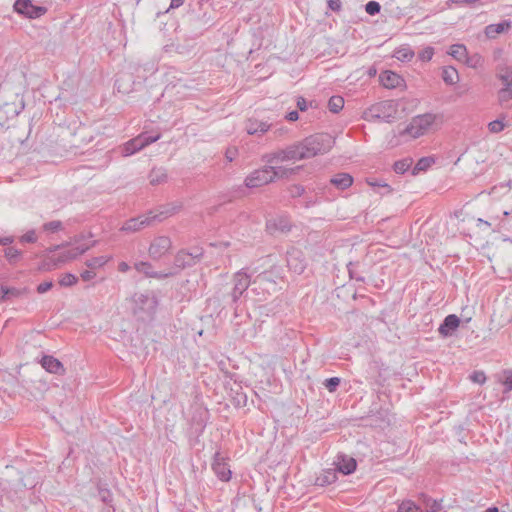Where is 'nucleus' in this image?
<instances>
[{
	"label": "nucleus",
	"mask_w": 512,
	"mask_h": 512,
	"mask_svg": "<svg viewBox=\"0 0 512 512\" xmlns=\"http://www.w3.org/2000/svg\"><path fill=\"white\" fill-rule=\"evenodd\" d=\"M294 146L298 159L304 160L327 152L331 147V139L329 136L316 135L308 137Z\"/></svg>",
	"instance_id": "3"
},
{
	"label": "nucleus",
	"mask_w": 512,
	"mask_h": 512,
	"mask_svg": "<svg viewBox=\"0 0 512 512\" xmlns=\"http://www.w3.org/2000/svg\"><path fill=\"white\" fill-rule=\"evenodd\" d=\"M89 249L88 245L74 244L66 247H56L48 251L42 264L39 266L40 271H51L56 269L82 255Z\"/></svg>",
	"instance_id": "1"
},
{
	"label": "nucleus",
	"mask_w": 512,
	"mask_h": 512,
	"mask_svg": "<svg viewBox=\"0 0 512 512\" xmlns=\"http://www.w3.org/2000/svg\"><path fill=\"white\" fill-rule=\"evenodd\" d=\"M449 81H450V84L454 83V78L452 77V75L450 74V78H449Z\"/></svg>",
	"instance_id": "51"
},
{
	"label": "nucleus",
	"mask_w": 512,
	"mask_h": 512,
	"mask_svg": "<svg viewBox=\"0 0 512 512\" xmlns=\"http://www.w3.org/2000/svg\"><path fill=\"white\" fill-rule=\"evenodd\" d=\"M381 6L376 1H369L366 6L365 10L369 15H375L380 12Z\"/></svg>",
	"instance_id": "31"
},
{
	"label": "nucleus",
	"mask_w": 512,
	"mask_h": 512,
	"mask_svg": "<svg viewBox=\"0 0 512 512\" xmlns=\"http://www.w3.org/2000/svg\"><path fill=\"white\" fill-rule=\"evenodd\" d=\"M143 224V222H139L136 219H132L128 221L125 226L123 227L124 230H137L139 226Z\"/></svg>",
	"instance_id": "33"
},
{
	"label": "nucleus",
	"mask_w": 512,
	"mask_h": 512,
	"mask_svg": "<svg viewBox=\"0 0 512 512\" xmlns=\"http://www.w3.org/2000/svg\"><path fill=\"white\" fill-rule=\"evenodd\" d=\"M356 461L355 459L348 457V458H342L338 463V471L348 475L355 471L356 469Z\"/></svg>",
	"instance_id": "18"
},
{
	"label": "nucleus",
	"mask_w": 512,
	"mask_h": 512,
	"mask_svg": "<svg viewBox=\"0 0 512 512\" xmlns=\"http://www.w3.org/2000/svg\"><path fill=\"white\" fill-rule=\"evenodd\" d=\"M296 161H300V159H298L297 151L294 145L275 153L272 159V162L275 164H282L286 162L293 164Z\"/></svg>",
	"instance_id": "10"
},
{
	"label": "nucleus",
	"mask_w": 512,
	"mask_h": 512,
	"mask_svg": "<svg viewBox=\"0 0 512 512\" xmlns=\"http://www.w3.org/2000/svg\"><path fill=\"white\" fill-rule=\"evenodd\" d=\"M52 287H53V283L51 281H45L38 285L37 292L40 294H43V293L49 291Z\"/></svg>",
	"instance_id": "34"
},
{
	"label": "nucleus",
	"mask_w": 512,
	"mask_h": 512,
	"mask_svg": "<svg viewBox=\"0 0 512 512\" xmlns=\"http://www.w3.org/2000/svg\"><path fill=\"white\" fill-rule=\"evenodd\" d=\"M450 56L461 63H469L467 49L463 45H453L450 47Z\"/></svg>",
	"instance_id": "15"
},
{
	"label": "nucleus",
	"mask_w": 512,
	"mask_h": 512,
	"mask_svg": "<svg viewBox=\"0 0 512 512\" xmlns=\"http://www.w3.org/2000/svg\"><path fill=\"white\" fill-rule=\"evenodd\" d=\"M439 331L441 334L443 335H446L447 334V331H448V317H446L443 321V323L441 324L440 328H439Z\"/></svg>",
	"instance_id": "42"
},
{
	"label": "nucleus",
	"mask_w": 512,
	"mask_h": 512,
	"mask_svg": "<svg viewBox=\"0 0 512 512\" xmlns=\"http://www.w3.org/2000/svg\"><path fill=\"white\" fill-rule=\"evenodd\" d=\"M14 9L17 13L31 19L39 18L47 11L45 7L34 5L31 0H17Z\"/></svg>",
	"instance_id": "6"
},
{
	"label": "nucleus",
	"mask_w": 512,
	"mask_h": 512,
	"mask_svg": "<svg viewBox=\"0 0 512 512\" xmlns=\"http://www.w3.org/2000/svg\"><path fill=\"white\" fill-rule=\"evenodd\" d=\"M128 268H129V266H128V264H127V263H125V262H122V263H120V264H119V270H120V271H122V272L127 271V270H128Z\"/></svg>",
	"instance_id": "48"
},
{
	"label": "nucleus",
	"mask_w": 512,
	"mask_h": 512,
	"mask_svg": "<svg viewBox=\"0 0 512 512\" xmlns=\"http://www.w3.org/2000/svg\"><path fill=\"white\" fill-rule=\"evenodd\" d=\"M269 126L264 122H258L257 120H248L246 123V130L249 134H256L258 132H266Z\"/></svg>",
	"instance_id": "20"
},
{
	"label": "nucleus",
	"mask_w": 512,
	"mask_h": 512,
	"mask_svg": "<svg viewBox=\"0 0 512 512\" xmlns=\"http://www.w3.org/2000/svg\"><path fill=\"white\" fill-rule=\"evenodd\" d=\"M331 183L339 189H346L353 183V178L349 174H337L331 179Z\"/></svg>",
	"instance_id": "16"
},
{
	"label": "nucleus",
	"mask_w": 512,
	"mask_h": 512,
	"mask_svg": "<svg viewBox=\"0 0 512 512\" xmlns=\"http://www.w3.org/2000/svg\"><path fill=\"white\" fill-rule=\"evenodd\" d=\"M381 84L388 89H394L403 86V78L393 71H384L379 76Z\"/></svg>",
	"instance_id": "9"
},
{
	"label": "nucleus",
	"mask_w": 512,
	"mask_h": 512,
	"mask_svg": "<svg viewBox=\"0 0 512 512\" xmlns=\"http://www.w3.org/2000/svg\"><path fill=\"white\" fill-rule=\"evenodd\" d=\"M344 106V99L341 96H333L328 102L329 110L333 113L339 112Z\"/></svg>",
	"instance_id": "24"
},
{
	"label": "nucleus",
	"mask_w": 512,
	"mask_h": 512,
	"mask_svg": "<svg viewBox=\"0 0 512 512\" xmlns=\"http://www.w3.org/2000/svg\"><path fill=\"white\" fill-rule=\"evenodd\" d=\"M171 246L169 238L161 236L156 238L150 245L149 253L153 257H160L166 253Z\"/></svg>",
	"instance_id": "11"
},
{
	"label": "nucleus",
	"mask_w": 512,
	"mask_h": 512,
	"mask_svg": "<svg viewBox=\"0 0 512 512\" xmlns=\"http://www.w3.org/2000/svg\"><path fill=\"white\" fill-rule=\"evenodd\" d=\"M337 479V472L334 469L323 470L316 478V483L320 486L332 484Z\"/></svg>",
	"instance_id": "14"
},
{
	"label": "nucleus",
	"mask_w": 512,
	"mask_h": 512,
	"mask_svg": "<svg viewBox=\"0 0 512 512\" xmlns=\"http://www.w3.org/2000/svg\"><path fill=\"white\" fill-rule=\"evenodd\" d=\"M37 240L35 231L31 230L23 234L20 238V242L23 243H34Z\"/></svg>",
	"instance_id": "32"
},
{
	"label": "nucleus",
	"mask_w": 512,
	"mask_h": 512,
	"mask_svg": "<svg viewBox=\"0 0 512 512\" xmlns=\"http://www.w3.org/2000/svg\"><path fill=\"white\" fill-rule=\"evenodd\" d=\"M434 55V49L432 47L424 48L418 55L419 59L423 62H428Z\"/></svg>",
	"instance_id": "30"
},
{
	"label": "nucleus",
	"mask_w": 512,
	"mask_h": 512,
	"mask_svg": "<svg viewBox=\"0 0 512 512\" xmlns=\"http://www.w3.org/2000/svg\"><path fill=\"white\" fill-rule=\"evenodd\" d=\"M12 241H13V239L11 237H6V238H1L0 239V243L3 244V245L12 243Z\"/></svg>",
	"instance_id": "47"
},
{
	"label": "nucleus",
	"mask_w": 512,
	"mask_h": 512,
	"mask_svg": "<svg viewBox=\"0 0 512 512\" xmlns=\"http://www.w3.org/2000/svg\"><path fill=\"white\" fill-rule=\"evenodd\" d=\"M328 6L333 11H339L341 9L340 0H328Z\"/></svg>",
	"instance_id": "39"
},
{
	"label": "nucleus",
	"mask_w": 512,
	"mask_h": 512,
	"mask_svg": "<svg viewBox=\"0 0 512 512\" xmlns=\"http://www.w3.org/2000/svg\"><path fill=\"white\" fill-rule=\"evenodd\" d=\"M159 139V135L155 136H147V135H139L138 137L132 139L127 142L124 146V152L126 155H130L135 153L136 151L141 150L148 144L155 142Z\"/></svg>",
	"instance_id": "8"
},
{
	"label": "nucleus",
	"mask_w": 512,
	"mask_h": 512,
	"mask_svg": "<svg viewBox=\"0 0 512 512\" xmlns=\"http://www.w3.org/2000/svg\"><path fill=\"white\" fill-rule=\"evenodd\" d=\"M509 28H510V22L503 21L501 23L488 25L485 28V34L489 38H495L497 35L508 31Z\"/></svg>",
	"instance_id": "13"
},
{
	"label": "nucleus",
	"mask_w": 512,
	"mask_h": 512,
	"mask_svg": "<svg viewBox=\"0 0 512 512\" xmlns=\"http://www.w3.org/2000/svg\"><path fill=\"white\" fill-rule=\"evenodd\" d=\"M44 228L49 231H57L61 228V223L59 221H52L45 224Z\"/></svg>",
	"instance_id": "36"
},
{
	"label": "nucleus",
	"mask_w": 512,
	"mask_h": 512,
	"mask_svg": "<svg viewBox=\"0 0 512 512\" xmlns=\"http://www.w3.org/2000/svg\"><path fill=\"white\" fill-rule=\"evenodd\" d=\"M135 268H136V270L139 273H142V274H144L145 276H148V277L158 278V277L161 276L157 272H154L152 270L151 266L148 263H145V262H141V263L136 264Z\"/></svg>",
	"instance_id": "22"
},
{
	"label": "nucleus",
	"mask_w": 512,
	"mask_h": 512,
	"mask_svg": "<svg viewBox=\"0 0 512 512\" xmlns=\"http://www.w3.org/2000/svg\"><path fill=\"white\" fill-rule=\"evenodd\" d=\"M376 74V70L374 69L373 71H370V75L371 76H374Z\"/></svg>",
	"instance_id": "52"
},
{
	"label": "nucleus",
	"mask_w": 512,
	"mask_h": 512,
	"mask_svg": "<svg viewBox=\"0 0 512 512\" xmlns=\"http://www.w3.org/2000/svg\"><path fill=\"white\" fill-rule=\"evenodd\" d=\"M297 168L280 166H268L254 170L245 179V185L249 188H258L273 182L275 179L288 177L296 172Z\"/></svg>",
	"instance_id": "2"
},
{
	"label": "nucleus",
	"mask_w": 512,
	"mask_h": 512,
	"mask_svg": "<svg viewBox=\"0 0 512 512\" xmlns=\"http://www.w3.org/2000/svg\"><path fill=\"white\" fill-rule=\"evenodd\" d=\"M339 384V379L334 377V378H330L326 381V387L328 388L329 391H333L335 389V387Z\"/></svg>",
	"instance_id": "38"
},
{
	"label": "nucleus",
	"mask_w": 512,
	"mask_h": 512,
	"mask_svg": "<svg viewBox=\"0 0 512 512\" xmlns=\"http://www.w3.org/2000/svg\"><path fill=\"white\" fill-rule=\"evenodd\" d=\"M235 292L242 294L249 286L250 280L247 274L237 273L235 275Z\"/></svg>",
	"instance_id": "19"
},
{
	"label": "nucleus",
	"mask_w": 512,
	"mask_h": 512,
	"mask_svg": "<svg viewBox=\"0 0 512 512\" xmlns=\"http://www.w3.org/2000/svg\"><path fill=\"white\" fill-rule=\"evenodd\" d=\"M289 121H296L298 119V113L296 111L289 112L286 116Z\"/></svg>",
	"instance_id": "44"
},
{
	"label": "nucleus",
	"mask_w": 512,
	"mask_h": 512,
	"mask_svg": "<svg viewBox=\"0 0 512 512\" xmlns=\"http://www.w3.org/2000/svg\"><path fill=\"white\" fill-rule=\"evenodd\" d=\"M426 507L428 510H430L432 512H437L440 509L441 504L439 502H437L436 500H431V501L427 502Z\"/></svg>",
	"instance_id": "37"
},
{
	"label": "nucleus",
	"mask_w": 512,
	"mask_h": 512,
	"mask_svg": "<svg viewBox=\"0 0 512 512\" xmlns=\"http://www.w3.org/2000/svg\"><path fill=\"white\" fill-rule=\"evenodd\" d=\"M469 379L479 385H482L486 381V375L483 371H474L470 376Z\"/></svg>",
	"instance_id": "29"
},
{
	"label": "nucleus",
	"mask_w": 512,
	"mask_h": 512,
	"mask_svg": "<svg viewBox=\"0 0 512 512\" xmlns=\"http://www.w3.org/2000/svg\"><path fill=\"white\" fill-rule=\"evenodd\" d=\"M443 80L447 81V77L445 75H443Z\"/></svg>",
	"instance_id": "53"
},
{
	"label": "nucleus",
	"mask_w": 512,
	"mask_h": 512,
	"mask_svg": "<svg viewBox=\"0 0 512 512\" xmlns=\"http://www.w3.org/2000/svg\"><path fill=\"white\" fill-rule=\"evenodd\" d=\"M41 365L49 373L62 374L64 372L62 363L52 356H44Z\"/></svg>",
	"instance_id": "12"
},
{
	"label": "nucleus",
	"mask_w": 512,
	"mask_h": 512,
	"mask_svg": "<svg viewBox=\"0 0 512 512\" xmlns=\"http://www.w3.org/2000/svg\"><path fill=\"white\" fill-rule=\"evenodd\" d=\"M5 257L9 262L14 263L21 257V252L14 247H9L5 250Z\"/></svg>",
	"instance_id": "28"
},
{
	"label": "nucleus",
	"mask_w": 512,
	"mask_h": 512,
	"mask_svg": "<svg viewBox=\"0 0 512 512\" xmlns=\"http://www.w3.org/2000/svg\"><path fill=\"white\" fill-rule=\"evenodd\" d=\"M1 291L4 293V295L2 296V298L5 297V295H7L9 293V290H5L4 288L1 289Z\"/></svg>",
	"instance_id": "50"
},
{
	"label": "nucleus",
	"mask_w": 512,
	"mask_h": 512,
	"mask_svg": "<svg viewBox=\"0 0 512 512\" xmlns=\"http://www.w3.org/2000/svg\"><path fill=\"white\" fill-rule=\"evenodd\" d=\"M228 461L229 459L222 456L220 453H216L214 456L212 470L222 482H228L232 478V471Z\"/></svg>",
	"instance_id": "7"
},
{
	"label": "nucleus",
	"mask_w": 512,
	"mask_h": 512,
	"mask_svg": "<svg viewBox=\"0 0 512 512\" xmlns=\"http://www.w3.org/2000/svg\"><path fill=\"white\" fill-rule=\"evenodd\" d=\"M485 512H499L497 507H490Z\"/></svg>",
	"instance_id": "49"
},
{
	"label": "nucleus",
	"mask_w": 512,
	"mask_h": 512,
	"mask_svg": "<svg viewBox=\"0 0 512 512\" xmlns=\"http://www.w3.org/2000/svg\"><path fill=\"white\" fill-rule=\"evenodd\" d=\"M499 81V89L497 98L501 105H509L512 103V69L509 67L500 68L497 72Z\"/></svg>",
	"instance_id": "5"
},
{
	"label": "nucleus",
	"mask_w": 512,
	"mask_h": 512,
	"mask_svg": "<svg viewBox=\"0 0 512 512\" xmlns=\"http://www.w3.org/2000/svg\"><path fill=\"white\" fill-rule=\"evenodd\" d=\"M459 319L455 315L450 314V329H456L459 326Z\"/></svg>",
	"instance_id": "41"
},
{
	"label": "nucleus",
	"mask_w": 512,
	"mask_h": 512,
	"mask_svg": "<svg viewBox=\"0 0 512 512\" xmlns=\"http://www.w3.org/2000/svg\"><path fill=\"white\" fill-rule=\"evenodd\" d=\"M108 261V259L106 258H100V259H96L93 266H96V265H103L104 263H106Z\"/></svg>",
	"instance_id": "46"
},
{
	"label": "nucleus",
	"mask_w": 512,
	"mask_h": 512,
	"mask_svg": "<svg viewBox=\"0 0 512 512\" xmlns=\"http://www.w3.org/2000/svg\"><path fill=\"white\" fill-rule=\"evenodd\" d=\"M394 104L393 102H383L379 105V108L382 110H390L393 109Z\"/></svg>",
	"instance_id": "43"
},
{
	"label": "nucleus",
	"mask_w": 512,
	"mask_h": 512,
	"mask_svg": "<svg viewBox=\"0 0 512 512\" xmlns=\"http://www.w3.org/2000/svg\"><path fill=\"white\" fill-rule=\"evenodd\" d=\"M508 126V123L505 121L504 117H501L499 119H496L494 121H491L488 124V129L491 133H500L502 132L506 127Z\"/></svg>",
	"instance_id": "21"
},
{
	"label": "nucleus",
	"mask_w": 512,
	"mask_h": 512,
	"mask_svg": "<svg viewBox=\"0 0 512 512\" xmlns=\"http://www.w3.org/2000/svg\"><path fill=\"white\" fill-rule=\"evenodd\" d=\"M397 512H422L421 508L411 500L402 501Z\"/></svg>",
	"instance_id": "25"
},
{
	"label": "nucleus",
	"mask_w": 512,
	"mask_h": 512,
	"mask_svg": "<svg viewBox=\"0 0 512 512\" xmlns=\"http://www.w3.org/2000/svg\"><path fill=\"white\" fill-rule=\"evenodd\" d=\"M412 163H413V161L411 158H405V159L396 161L393 166L394 171L396 173L402 174V173L406 172L411 167Z\"/></svg>",
	"instance_id": "23"
},
{
	"label": "nucleus",
	"mask_w": 512,
	"mask_h": 512,
	"mask_svg": "<svg viewBox=\"0 0 512 512\" xmlns=\"http://www.w3.org/2000/svg\"><path fill=\"white\" fill-rule=\"evenodd\" d=\"M503 384L508 388L512 389V371H506L504 373Z\"/></svg>",
	"instance_id": "35"
},
{
	"label": "nucleus",
	"mask_w": 512,
	"mask_h": 512,
	"mask_svg": "<svg viewBox=\"0 0 512 512\" xmlns=\"http://www.w3.org/2000/svg\"><path fill=\"white\" fill-rule=\"evenodd\" d=\"M393 57L399 61H411L414 51L408 46H400L394 50Z\"/></svg>",
	"instance_id": "17"
},
{
	"label": "nucleus",
	"mask_w": 512,
	"mask_h": 512,
	"mask_svg": "<svg viewBox=\"0 0 512 512\" xmlns=\"http://www.w3.org/2000/svg\"><path fill=\"white\" fill-rule=\"evenodd\" d=\"M184 3V0H172L170 4V8H178Z\"/></svg>",
	"instance_id": "45"
},
{
	"label": "nucleus",
	"mask_w": 512,
	"mask_h": 512,
	"mask_svg": "<svg viewBox=\"0 0 512 512\" xmlns=\"http://www.w3.org/2000/svg\"><path fill=\"white\" fill-rule=\"evenodd\" d=\"M442 120L434 114H423L414 117L403 131L410 138H418L436 129Z\"/></svg>",
	"instance_id": "4"
},
{
	"label": "nucleus",
	"mask_w": 512,
	"mask_h": 512,
	"mask_svg": "<svg viewBox=\"0 0 512 512\" xmlns=\"http://www.w3.org/2000/svg\"><path fill=\"white\" fill-rule=\"evenodd\" d=\"M77 281H78L77 277L70 273L63 274L59 278V284L61 286H65V287L73 286L77 283Z\"/></svg>",
	"instance_id": "27"
},
{
	"label": "nucleus",
	"mask_w": 512,
	"mask_h": 512,
	"mask_svg": "<svg viewBox=\"0 0 512 512\" xmlns=\"http://www.w3.org/2000/svg\"><path fill=\"white\" fill-rule=\"evenodd\" d=\"M434 163V160L433 158H430V157H426V158H422L420 159L417 164L415 165L414 169H413V174H417L419 171H423V170H426L427 168H429L432 164Z\"/></svg>",
	"instance_id": "26"
},
{
	"label": "nucleus",
	"mask_w": 512,
	"mask_h": 512,
	"mask_svg": "<svg viewBox=\"0 0 512 512\" xmlns=\"http://www.w3.org/2000/svg\"><path fill=\"white\" fill-rule=\"evenodd\" d=\"M297 107L301 111H305L307 109V102L303 97H298L297 99Z\"/></svg>",
	"instance_id": "40"
}]
</instances>
